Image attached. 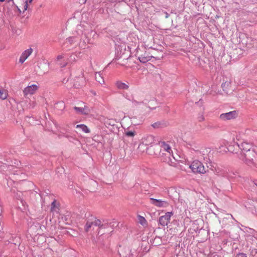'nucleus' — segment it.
Instances as JSON below:
<instances>
[{
  "label": "nucleus",
  "instance_id": "f257e3e1",
  "mask_svg": "<svg viewBox=\"0 0 257 257\" xmlns=\"http://www.w3.org/2000/svg\"><path fill=\"white\" fill-rule=\"evenodd\" d=\"M159 145L160 147V150L158 154V157L164 162L169 161L173 153L171 147L165 142H159Z\"/></svg>",
  "mask_w": 257,
  "mask_h": 257
},
{
  "label": "nucleus",
  "instance_id": "f03ea898",
  "mask_svg": "<svg viewBox=\"0 0 257 257\" xmlns=\"http://www.w3.org/2000/svg\"><path fill=\"white\" fill-rule=\"evenodd\" d=\"M251 145L246 142H243L241 144L240 148L242 150L244 159L248 163H251L254 157V153L253 150H251Z\"/></svg>",
  "mask_w": 257,
  "mask_h": 257
},
{
  "label": "nucleus",
  "instance_id": "7ed1b4c3",
  "mask_svg": "<svg viewBox=\"0 0 257 257\" xmlns=\"http://www.w3.org/2000/svg\"><path fill=\"white\" fill-rule=\"evenodd\" d=\"M190 168L195 173L204 174L206 172L204 165L197 160L194 161L190 166Z\"/></svg>",
  "mask_w": 257,
  "mask_h": 257
},
{
  "label": "nucleus",
  "instance_id": "20e7f679",
  "mask_svg": "<svg viewBox=\"0 0 257 257\" xmlns=\"http://www.w3.org/2000/svg\"><path fill=\"white\" fill-rule=\"evenodd\" d=\"M38 86L36 84L29 85L23 90V93L25 97L34 94L38 89Z\"/></svg>",
  "mask_w": 257,
  "mask_h": 257
},
{
  "label": "nucleus",
  "instance_id": "39448f33",
  "mask_svg": "<svg viewBox=\"0 0 257 257\" xmlns=\"http://www.w3.org/2000/svg\"><path fill=\"white\" fill-rule=\"evenodd\" d=\"M173 214L172 212H168L164 215L160 216L159 219L160 224L163 226L167 225L170 222L171 217Z\"/></svg>",
  "mask_w": 257,
  "mask_h": 257
},
{
  "label": "nucleus",
  "instance_id": "423d86ee",
  "mask_svg": "<svg viewBox=\"0 0 257 257\" xmlns=\"http://www.w3.org/2000/svg\"><path fill=\"white\" fill-rule=\"evenodd\" d=\"M74 109L77 113L80 114L87 115L90 112V109L84 103L81 104L79 107H74Z\"/></svg>",
  "mask_w": 257,
  "mask_h": 257
},
{
  "label": "nucleus",
  "instance_id": "0eeeda50",
  "mask_svg": "<svg viewBox=\"0 0 257 257\" xmlns=\"http://www.w3.org/2000/svg\"><path fill=\"white\" fill-rule=\"evenodd\" d=\"M237 112L236 111H232L222 113L220 115L219 117L222 120H227L236 118L237 116Z\"/></svg>",
  "mask_w": 257,
  "mask_h": 257
},
{
  "label": "nucleus",
  "instance_id": "6e6552de",
  "mask_svg": "<svg viewBox=\"0 0 257 257\" xmlns=\"http://www.w3.org/2000/svg\"><path fill=\"white\" fill-rule=\"evenodd\" d=\"M151 202L158 207H167L169 205V202L167 201L154 198H151Z\"/></svg>",
  "mask_w": 257,
  "mask_h": 257
},
{
  "label": "nucleus",
  "instance_id": "1a4fd4ad",
  "mask_svg": "<svg viewBox=\"0 0 257 257\" xmlns=\"http://www.w3.org/2000/svg\"><path fill=\"white\" fill-rule=\"evenodd\" d=\"M33 49L29 48L24 51L21 55L19 58V63L23 64L27 59L32 54Z\"/></svg>",
  "mask_w": 257,
  "mask_h": 257
},
{
  "label": "nucleus",
  "instance_id": "9d476101",
  "mask_svg": "<svg viewBox=\"0 0 257 257\" xmlns=\"http://www.w3.org/2000/svg\"><path fill=\"white\" fill-rule=\"evenodd\" d=\"M33 0H23V4L18 3V5H16V6L18 8V10L20 12H21V8L22 9L23 12H24L26 11L29 6V4H31Z\"/></svg>",
  "mask_w": 257,
  "mask_h": 257
},
{
  "label": "nucleus",
  "instance_id": "9b49d317",
  "mask_svg": "<svg viewBox=\"0 0 257 257\" xmlns=\"http://www.w3.org/2000/svg\"><path fill=\"white\" fill-rule=\"evenodd\" d=\"M58 64L61 67H65L68 64L67 59L65 55H59L57 57Z\"/></svg>",
  "mask_w": 257,
  "mask_h": 257
},
{
  "label": "nucleus",
  "instance_id": "f8f14e48",
  "mask_svg": "<svg viewBox=\"0 0 257 257\" xmlns=\"http://www.w3.org/2000/svg\"><path fill=\"white\" fill-rule=\"evenodd\" d=\"M119 252L121 257H130L133 254L129 247H124L121 248Z\"/></svg>",
  "mask_w": 257,
  "mask_h": 257
},
{
  "label": "nucleus",
  "instance_id": "ddd939ff",
  "mask_svg": "<svg viewBox=\"0 0 257 257\" xmlns=\"http://www.w3.org/2000/svg\"><path fill=\"white\" fill-rule=\"evenodd\" d=\"M96 225V220L95 219L88 220L85 226V230L88 232L90 228Z\"/></svg>",
  "mask_w": 257,
  "mask_h": 257
},
{
  "label": "nucleus",
  "instance_id": "4468645a",
  "mask_svg": "<svg viewBox=\"0 0 257 257\" xmlns=\"http://www.w3.org/2000/svg\"><path fill=\"white\" fill-rule=\"evenodd\" d=\"M96 80L100 84L103 85L105 83L103 77L102 76L100 72H97L95 74Z\"/></svg>",
  "mask_w": 257,
  "mask_h": 257
},
{
  "label": "nucleus",
  "instance_id": "2eb2a0df",
  "mask_svg": "<svg viewBox=\"0 0 257 257\" xmlns=\"http://www.w3.org/2000/svg\"><path fill=\"white\" fill-rule=\"evenodd\" d=\"M116 87L120 89H127L128 85L121 81H117L115 83Z\"/></svg>",
  "mask_w": 257,
  "mask_h": 257
},
{
  "label": "nucleus",
  "instance_id": "dca6fc26",
  "mask_svg": "<svg viewBox=\"0 0 257 257\" xmlns=\"http://www.w3.org/2000/svg\"><path fill=\"white\" fill-rule=\"evenodd\" d=\"M76 128H80L82 132L85 133H88L90 132V130L88 129L87 126L83 124L77 125Z\"/></svg>",
  "mask_w": 257,
  "mask_h": 257
},
{
  "label": "nucleus",
  "instance_id": "f3484780",
  "mask_svg": "<svg viewBox=\"0 0 257 257\" xmlns=\"http://www.w3.org/2000/svg\"><path fill=\"white\" fill-rule=\"evenodd\" d=\"M138 221L139 222L144 226H146L147 225V221L145 218V217L141 216L140 215L138 216Z\"/></svg>",
  "mask_w": 257,
  "mask_h": 257
},
{
  "label": "nucleus",
  "instance_id": "a211bd4d",
  "mask_svg": "<svg viewBox=\"0 0 257 257\" xmlns=\"http://www.w3.org/2000/svg\"><path fill=\"white\" fill-rule=\"evenodd\" d=\"M140 61L142 63H145L151 59V57L149 56H143L142 55L139 57Z\"/></svg>",
  "mask_w": 257,
  "mask_h": 257
},
{
  "label": "nucleus",
  "instance_id": "6ab92c4d",
  "mask_svg": "<svg viewBox=\"0 0 257 257\" xmlns=\"http://www.w3.org/2000/svg\"><path fill=\"white\" fill-rule=\"evenodd\" d=\"M8 96V93L6 90H0V98L2 99H5L7 98Z\"/></svg>",
  "mask_w": 257,
  "mask_h": 257
},
{
  "label": "nucleus",
  "instance_id": "aec40b11",
  "mask_svg": "<svg viewBox=\"0 0 257 257\" xmlns=\"http://www.w3.org/2000/svg\"><path fill=\"white\" fill-rule=\"evenodd\" d=\"M125 134L128 137H134L135 135V132L128 131L125 133Z\"/></svg>",
  "mask_w": 257,
  "mask_h": 257
},
{
  "label": "nucleus",
  "instance_id": "412c9836",
  "mask_svg": "<svg viewBox=\"0 0 257 257\" xmlns=\"http://www.w3.org/2000/svg\"><path fill=\"white\" fill-rule=\"evenodd\" d=\"M55 205H56V202L55 201H53L52 203V204H51V206H52V207H51V211H53L55 210Z\"/></svg>",
  "mask_w": 257,
  "mask_h": 257
},
{
  "label": "nucleus",
  "instance_id": "4be33fe9",
  "mask_svg": "<svg viewBox=\"0 0 257 257\" xmlns=\"http://www.w3.org/2000/svg\"><path fill=\"white\" fill-rule=\"evenodd\" d=\"M236 257H247L246 254L243 253H240L236 255Z\"/></svg>",
  "mask_w": 257,
  "mask_h": 257
},
{
  "label": "nucleus",
  "instance_id": "5701e85b",
  "mask_svg": "<svg viewBox=\"0 0 257 257\" xmlns=\"http://www.w3.org/2000/svg\"><path fill=\"white\" fill-rule=\"evenodd\" d=\"M228 151L232 152V153H233L235 151L234 149H233V147L231 146L228 147Z\"/></svg>",
  "mask_w": 257,
  "mask_h": 257
},
{
  "label": "nucleus",
  "instance_id": "b1692460",
  "mask_svg": "<svg viewBox=\"0 0 257 257\" xmlns=\"http://www.w3.org/2000/svg\"><path fill=\"white\" fill-rule=\"evenodd\" d=\"M160 125L159 123H154L152 124V126L154 128L158 127Z\"/></svg>",
  "mask_w": 257,
  "mask_h": 257
},
{
  "label": "nucleus",
  "instance_id": "393cba45",
  "mask_svg": "<svg viewBox=\"0 0 257 257\" xmlns=\"http://www.w3.org/2000/svg\"><path fill=\"white\" fill-rule=\"evenodd\" d=\"M146 140H149V141H152L153 140V138L152 136H147L146 139H145Z\"/></svg>",
  "mask_w": 257,
  "mask_h": 257
},
{
  "label": "nucleus",
  "instance_id": "a878e982",
  "mask_svg": "<svg viewBox=\"0 0 257 257\" xmlns=\"http://www.w3.org/2000/svg\"><path fill=\"white\" fill-rule=\"evenodd\" d=\"M204 119V117L203 116H201L199 118V121H201Z\"/></svg>",
  "mask_w": 257,
  "mask_h": 257
},
{
  "label": "nucleus",
  "instance_id": "bb28decb",
  "mask_svg": "<svg viewBox=\"0 0 257 257\" xmlns=\"http://www.w3.org/2000/svg\"><path fill=\"white\" fill-rule=\"evenodd\" d=\"M4 1H5V0H0V2H4ZM8 1H9V2H10V1H12V3H13V4L14 5H15V3H14V2L13 0H8Z\"/></svg>",
  "mask_w": 257,
  "mask_h": 257
},
{
  "label": "nucleus",
  "instance_id": "cd10ccee",
  "mask_svg": "<svg viewBox=\"0 0 257 257\" xmlns=\"http://www.w3.org/2000/svg\"><path fill=\"white\" fill-rule=\"evenodd\" d=\"M3 230V226L1 225V223L0 222V232H1Z\"/></svg>",
  "mask_w": 257,
  "mask_h": 257
},
{
  "label": "nucleus",
  "instance_id": "c85d7f7f",
  "mask_svg": "<svg viewBox=\"0 0 257 257\" xmlns=\"http://www.w3.org/2000/svg\"><path fill=\"white\" fill-rule=\"evenodd\" d=\"M253 251H254L255 253L257 252V250L256 249L252 250V252H253Z\"/></svg>",
  "mask_w": 257,
  "mask_h": 257
}]
</instances>
